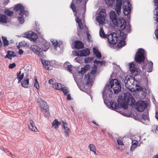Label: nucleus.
Returning <instances> with one entry per match:
<instances>
[{"label":"nucleus","instance_id":"obj_1","mask_svg":"<svg viewBox=\"0 0 158 158\" xmlns=\"http://www.w3.org/2000/svg\"><path fill=\"white\" fill-rule=\"evenodd\" d=\"M121 88V85L119 81L116 79H111L110 82L106 84L102 92L103 98L105 104L108 108L125 115V114L123 111H118L117 110L119 107L126 110L128 108V104L130 105L135 104V99L131 93L126 92L124 94V98H118V104L112 101L107 102L109 98L112 96L113 93L112 90L114 94H116L120 91Z\"/></svg>","mask_w":158,"mask_h":158},{"label":"nucleus","instance_id":"obj_2","mask_svg":"<svg viewBox=\"0 0 158 158\" xmlns=\"http://www.w3.org/2000/svg\"><path fill=\"white\" fill-rule=\"evenodd\" d=\"M110 21L114 26L119 27L122 30H125L127 33L130 32L131 25L129 23L127 25L125 20L123 18H118L114 11L112 10L110 11Z\"/></svg>","mask_w":158,"mask_h":158},{"label":"nucleus","instance_id":"obj_3","mask_svg":"<svg viewBox=\"0 0 158 158\" xmlns=\"http://www.w3.org/2000/svg\"><path fill=\"white\" fill-rule=\"evenodd\" d=\"M127 34H124L120 30L116 31V33L112 32L107 36V40L110 44L112 45L115 44L119 39V42L118 44L119 47L121 48L124 46L126 44L125 41L127 37Z\"/></svg>","mask_w":158,"mask_h":158},{"label":"nucleus","instance_id":"obj_4","mask_svg":"<svg viewBox=\"0 0 158 158\" xmlns=\"http://www.w3.org/2000/svg\"><path fill=\"white\" fill-rule=\"evenodd\" d=\"M88 0H72V2L71 3L70 7L72 10L73 12L74 13V15L76 16V18L75 20L76 22L78 24V27H79V29L81 30H82L84 29L85 31H86V33L87 36V38L88 39L89 41H90V39L91 38V35L90 34L88 33V28L86 27V25L84 24H83L81 22V19H80L77 16L76 7L75 6L74 4L76 3L77 4L80 3L82 1V2L84 4L85 6L86 3L87 2Z\"/></svg>","mask_w":158,"mask_h":158},{"label":"nucleus","instance_id":"obj_5","mask_svg":"<svg viewBox=\"0 0 158 158\" xmlns=\"http://www.w3.org/2000/svg\"><path fill=\"white\" fill-rule=\"evenodd\" d=\"M25 8L21 4H17L15 6L14 10L16 11H20L19 15L20 16L18 17V20L21 24L23 23L24 21V15L26 16H28V11L24 10Z\"/></svg>","mask_w":158,"mask_h":158},{"label":"nucleus","instance_id":"obj_6","mask_svg":"<svg viewBox=\"0 0 158 158\" xmlns=\"http://www.w3.org/2000/svg\"><path fill=\"white\" fill-rule=\"evenodd\" d=\"M146 54V52L143 49L140 48L138 49L135 57V61L138 63L143 62L145 60Z\"/></svg>","mask_w":158,"mask_h":158},{"label":"nucleus","instance_id":"obj_7","mask_svg":"<svg viewBox=\"0 0 158 158\" xmlns=\"http://www.w3.org/2000/svg\"><path fill=\"white\" fill-rule=\"evenodd\" d=\"M124 82L126 87L129 89L133 88L132 86H133L135 82H137V81L135 80V77L130 75L127 76L125 77Z\"/></svg>","mask_w":158,"mask_h":158},{"label":"nucleus","instance_id":"obj_8","mask_svg":"<svg viewBox=\"0 0 158 158\" xmlns=\"http://www.w3.org/2000/svg\"><path fill=\"white\" fill-rule=\"evenodd\" d=\"M96 70L94 69L92 70L91 72L88 73L85 77V81L87 84H91V83L93 81L95 76V74Z\"/></svg>","mask_w":158,"mask_h":158},{"label":"nucleus","instance_id":"obj_9","mask_svg":"<svg viewBox=\"0 0 158 158\" xmlns=\"http://www.w3.org/2000/svg\"><path fill=\"white\" fill-rule=\"evenodd\" d=\"M147 105L146 101H138L136 103L135 109L138 111L142 112L146 108Z\"/></svg>","mask_w":158,"mask_h":158},{"label":"nucleus","instance_id":"obj_10","mask_svg":"<svg viewBox=\"0 0 158 158\" xmlns=\"http://www.w3.org/2000/svg\"><path fill=\"white\" fill-rule=\"evenodd\" d=\"M131 5L127 0H125L123 3V13L125 15H128L129 14L131 10Z\"/></svg>","mask_w":158,"mask_h":158},{"label":"nucleus","instance_id":"obj_11","mask_svg":"<svg viewBox=\"0 0 158 158\" xmlns=\"http://www.w3.org/2000/svg\"><path fill=\"white\" fill-rule=\"evenodd\" d=\"M105 10L102 9L99 13L97 20L100 24H103L105 21L106 16Z\"/></svg>","mask_w":158,"mask_h":158},{"label":"nucleus","instance_id":"obj_12","mask_svg":"<svg viewBox=\"0 0 158 158\" xmlns=\"http://www.w3.org/2000/svg\"><path fill=\"white\" fill-rule=\"evenodd\" d=\"M23 36L24 37L29 39L31 41H35L38 37L37 35L34 32L30 31L24 34Z\"/></svg>","mask_w":158,"mask_h":158},{"label":"nucleus","instance_id":"obj_13","mask_svg":"<svg viewBox=\"0 0 158 158\" xmlns=\"http://www.w3.org/2000/svg\"><path fill=\"white\" fill-rule=\"evenodd\" d=\"M129 69L133 76H136L140 73L139 69L135 67V65L133 63L129 64Z\"/></svg>","mask_w":158,"mask_h":158},{"label":"nucleus","instance_id":"obj_14","mask_svg":"<svg viewBox=\"0 0 158 158\" xmlns=\"http://www.w3.org/2000/svg\"><path fill=\"white\" fill-rule=\"evenodd\" d=\"M139 91L136 94V96H138L137 98L140 99H144L146 94V89L142 87L139 88Z\"/></svg>","mask_w":158,"mask_h":158},{"label":"nucleus","instance_id":"obj_15","mask_svg":"<svg viewBox=\"0 0 158 158\" xmlns=\"http://www.w3.org/2000/svg\"><path fill=\"white\" fill-rule=\"evenodd\" d=\"M40 106L43 109V112L44 114L47 117H48L49 116L48 107L47 103L45 102L42 101Z\"/></svg>","mask_w":158,"mask_h":158},{"label":"nucleus","instance_id":"obj_16","mask_svg":"<svg viewBox=\"0 0 158 158\" xmlns=\"http://www.w3.org/2000/svg\"><path fill=\"white\" fill-rule=\"evenodd\" d=\"M122 5V0H116V4L115 6V10L118 15H119L121 13Z\"/></svg>","mask_w":158,"mask_h":158},{"label":"nucleus","instance_id":"obj_17","mask_svg":"<svg viewBox=\"0 0 158 158\" xmlns=\"http://www.w3.org/2000/svg\"><path fill=\"white\" fill-rule=\"evenodd\" d=\"M31 49L32 51L35 52L39 56H42L43 52L41 51V48L36 45H33L31 46Z\"/></svg>","mask_w":158,"mask_h":158},{"label":"nucleus","instance_id":"obj_18","mask_svg":"<svg viewBox=\"0 0 158 158\" xmlns=\"http://www.w3.org/2000/svg\"><path fill=\"white\" fill-rule=\"evenodd\" d=\"M41 51H43L46 52L48 49L49 47V43L47 40H43L42 44H41Z\"/></svg>","mask_w":158,"mask_h":158},{"label":"nucleus","instance_id":"obj_19","mask_svg":"<svg viewBox=\"0 0 158 158\" xmlns=\"http://www.w3.org/2000/svg\"><path fill=\"white\" fill-rule=\"evenodd\" d=\"M41 63L44 67L48 70H51V67H50V62L45 60H41Z\"/></svg>","mask_w":158,"mask_h":158},{"label":"nucleus","instance_id":"obj_20","mask_svg":"<svg viewBox=\"0 0 158 158\" xmlns=\"http://www.w3.org/2000/svg\"><path fill=\"white\" fill-rule=\"evenodd\" d=\"M51 41L54 46L55 49L57 50V48H60V46L62 44L61 42H58L56 40L54 39H51Z\"/></svg>","mask_w":158,"mask_h":158},{"label":"nucleus","instance_id":"obj_21","mask_svg":"<svg viewBox=\"0 0 158 158\" xmlns=\"http://www.w3.org/2000/svg\"><path fill=\"white\" fill-rule=\"evenodd\" d=\"M28 127L30 130L36 132L38 131V129L31 119L30 120V123L28 125Z\"/></svg>","mask_w":158,"mask_h":158},{"label":"nucleus","instance_id":"obj_22","mask_svg":"<svg viewBox=\"0 0 158 158\" xmlns=\"http://www.w3.org/2000/svg\"><path fill=\"white\" fill-rule=\"evenodd\" d=\"M62 123L63 125V128L64 130V132L66 133L65 136L68 137L69 133V129L67 127V123L64 121H62Z\"/></svg>","mask_w":158,"mask_h":158},{"label":"nucleus","instance_id":"obj_23","mask_svg":"<svg viewBox=\"0 0 158 158\" xmlns=\"http://www.w3.org/2000/svg\"><path fill=\"white\" fill-rule=\"evenodd\" d=\"M80 56H86L89 55L90 53L89 50L87 48L85 50H81L80 51Z\"/></svg>","mask_w":158,"mask_h":158},{"label":"nucleus","instance_id":"obj_24","mask_svg":"<svg viewBox=\"0 0 158 158\" xmlns=\"http://www.w3.org/2000/svg\"><path fill=\"white\" fill-rule=\"evenodd\" d=\"M84 47L83 44L79 41H76L75 42L74 47L77 49L83 48Z\"/></svg>","mask_w":158,"mask_h":158},{"label":"nucleus","instance_id":"obj_25","mask_svg":"<svg viewBox=\"0 0 158 158\" xmlns=\"http://www.w3.org/2000/svg\"><path fill=\"white\" fill-rule=\"evenodd\" d=\"M24 76L23 73H21V71H19L17 73V79L18 80V83L21 82V81L23 79Z\"/></svg>","mask_w":158,"mask_h":158},{"label":"nucleus","instance_id":"obj_26","mask_svg":"<svg viewBox=\"0 0 158 158\" xmlns=\"http://www.w3.org/2000/svg\"><path fill=\"white\" fill-rule=\"evenodd\" d=\"M154 16L153 19L156 21V23H158V6L154 10Z\"/></svg>","mask_w":158,"mask_h":158},{"label":"nucleus","instance_id":"obj_27","mask_svg":"<svg viewBox=\"0 0 158 158\" xmlns=\"http://www.w3.org/2000/svg\"><path fill=\"white\" fill-rule=\"evenodd\" d=\"M29 83V80L28 78L25 77L24 79L21 82L22 86L25 88H27L28 87Z\"/></svg>","mask_w":158,"mask_h":158},{"label":"nucleus","instance_id":"obj_28","mask_svg":"<svg viewBox=\"0 0 158 158\" xmlns=\"http://www.w3.org/2000/svg\"><path fill=\"white\" fill-rule=\"evenodd\" d=\"M93 52L96 56L98 58H100L102 57L101 53L99 51L95 48H93Z\"/></svg>","mask_w":158,"mask_h":158},{"label":"nucleus","instance_id":"obj_29","mask_svg":"<svg viewBox=\"0 0 158 158\" xmlns=\"http://www.w3.org/2000/svg\"><path fill=\"white\" fill-rule=\"evenodd\" d=\"M148 113H146L145 114H142V118L145 121H146V122H143V124H147L149 122V119L148 117Z\"/></svg>","mask_w":158,"mask_h":158},{"label":"nucleus","instance_id":"obj_30","mask_svg":"<svg viewBox=\"0 0 158 158\" xmlns=\"http://www.w3.org/2000/svg\"><path fill=\"white\" fill-rule=\"evenodd\" d=\"M7 18L6 15L0 14V23H6L7 22Z\"/></svg>","mask_w":158,"mask_h":158},{"label":"nucleus","instance_id":"obj_31","mask_svg":"<svg viewBox=\"0 0 158 158\" xmlns=\"http://www.w3.org/2000/svg\"><path fill=\"white\" fill-rule=\"evenodd\" d=\"M60 123L58 121V120L55 119L52 123V126L55 129L58 128V126L60 125Z\"/></svg>","mask_w":158,"mask_h":158},{"label":"nucleus","instance_id":"obj_32","mask_svg":"<svg viewBox=\"0 0 158 158\" xmlns=\"http://www.w3.org/2000/svg\"><path fill=\"white\" fill-rule=\"evenodd\" d=\"M108 6H112L114 4V0H105Z\"/></svg>","mask_w":158,"mask_h":158},{"label":"nucleus","instance_id":"obj_33","mask_svg":"<svg viewBox=\"0 0 158 158\" xmlns=\"http://www.w3.org/2000/svg\"><path fill=\"white\" fill-rule=\"evenodd\" d=\"M90 67L89 65L87 64L85 66L84 68L81 69V73H85V72L89 69Z\"/></svg>","mask_w":158,"mask_h":158},{"label":"nucleus","instance_id":"obj_34","mask_svg":"<svg viewBox=\"0 0 158 158\" xmlns=\"http://www.w3.org/2000/svg\"><path fill=\"white\" fill-rule=\"evenodd\" d=\"M99 35L101 37L103 38H106L107 37V35H105L102 28H100L99 31Z\"/></svg>","mask_w":158,"mask_h":158},{"label":"nucleus","instance_id":"obj_35","mask_svg":"<svg viewBox=\"0 0 158 158\" xmlns=\"http://www.w3.org/2000/svg\"><path fill=\"white\" fill-rule=\"evenodd\" d=\"M53 87H55V89L57 90H60L62 88L61 85L60 83H55L53 85Z\"/></svg>","mask_w":158,"mask_h":158},{"label":"nucleus","instance_id":"obj_36","mask_svg":"<svg viewBox=\"0 0 158 158\" xmlns=\"http://www.w3.org/2000/svg\"><path fill=\"white\" fill-rule=\"evenodd\" d=\"M3 43L4 46H7L9 44L8 41L7 40L6 37L4 36L2 37Z\"/></svg>","mask_w":158,"mask_h":158},{"label":"nucleus","instance_id":"obj_37","mask_svg":"<svg viewBox=\"0 0 158 158\" xmlns=\"http://www.w3.org/2000/svg\"><path fill=\"white\" fill-rule=\"evenodd\" d=\"M89 148H90L91 151L93 152L95 154H96V148L95 146L93 144H90L89 146Z\"/></svg>","mask_w":158,"mask_h":158},{"label":"nucleus","instance_id":"obj_38","mask_svg":"<svg viewBox=\"0 0 158 158\" xmlns=\"http://www.w3.org/2000/svg\"><path fill=\"white\" fill-rule=\"evenodd\" d=\"M60 89L61 90L65 95H66L69 91L68 88L66 87L63 88L62 87V88Z\"/></svg>","mask_w":158,"mask_h":158},{"label":"nucleus","instance_id":"obj_39","mask_svg":"<svg viewBox=\"0 0 158 158\" xmlns=\"http://www.w3.org/2000/svg\"><path fill=\"white\" fill-rule=\"evenodd\" d=\"M94 59V57H90L87 58L85 59V62L86 63H88L93 60Z\"/></svg>","mask_w":158,"mask_h":158},{"label":"nucleus","instance_id":"obj_40","mask_svg":"<svg viewBox=\"0 0 158 158\" xmlns=\"http://www.w3.org/2000/svg\"><path fill=\"white\" fill-rule=\"evenodd\" d=\"M152 131L153 132H157V131H158L157 125H153L152 127Z\"/></svg>","mask_w":158,"mask_h":158},{"label":"nucleus","instance_id":"obj_41","mask_svg":"<svg viewBox=\"0 0 158 158\" xmlns=\"http://www.w3.org/2000/svg\"><path fill=\"white\" fill-rule=\"evenodd\" d=\"M6 14L9 16H12L13 15V12L8 10H6L5 11Z\"/></svg>","mask_w":158,"mask_h":158},{"label":"nucleus","instance_id":"obj_42","mask_svg":"<svg viewBox=\"0 0 158 158\" xmlns=\"http://www.w3.org/2000/svg\"><path fill=\"white\" fill-rule=\"evenodd\" d=\"M153 64L152 62H151L148 64V66H149V70H148V72H151L152 71V69L153 68Z\"/></svg>","mask_w":158,"mask_h":158},{"label":"nucleus","instance_id":"obj_43","mask_svg":"<svg viewBox=\"0 0 158 158\" xmlns=\"http://www.w3.org/2000/svg\"><path fill=\"white\" fill-rule=\"evenodd\" d=\"M7 53L9 54V56H10L11 57H15V56L14 52L8 51L7 52Z\"/></svg>","mask_w":158,"mask_h":158},{"label":"nucleus","instance_id":"obj_44","mask_svg":"<svg viewBox=\"0 0 158 158\" xmlns=\"http://www.w3.org/2000/svg\"><path fill=\"white\" fill-rule=\"evenodd\" d=\"M155 24L156 25L157 29L155 31V33L156 38L158 39V23H156Z\"/></svg>","mask_w":158,"mask_h":158},{"label":"nucleus","instance_id":"obj_45","mask_svg":"<svg viewBox=\"0 0 158 158\" xmlns=\"http://www.w3.org/2000/svg\"><path fill=\"white\" fill-rule=\"evenodd\" d=\"M16 66V64L15 63H12V64H10L9 66V68L10 69H12Z\"/></svg>","mask_w":158,"mask_h":158},{"label":"nucleus","instance_id":"obj_46","mask_svg":"<svg viewBox=\"0 0 158 158\" xmlns=\"http://www.w3.org/2000/svg\"><path fill=\"white\" fill-rule=\"evenodd\" d=\"M73 54L74 56H80V51L74 52Z\"/></svg>","mask_w":158,"mask_h":158},{"label":"nucleus","instance_id":"obj_47","mask_svg":"<svg viewBox=\"0 0 158 158\" xmlns=\"http://www.w3.org/2000/svg\"><path fill=\"white\" fill-rule=\"evenodd\" d=\"M75 61L79 63L81 61V59L80 56H78L76 57L74 60Z\"/></svg>","mask_w":158,"mask_h":158},{"label":"nucleus","instance_id":"obj_48","mask_svg":"<svg viewBox=\"0 0 158 158\" xmlns=\"http://www.w3.org/2000/svg\"><path fill=\"white\" fill-rule=\"evenodd\" d=\"M138 144V142L137 140H133L132 141V145L137 146V145Z\"/></svg>","mask_w":158,"mask_h":158},{"label":"nucleus","instance_id":"obj_49","mask_svg":"<svg viewBox=\"0 0 158 158\" xmlns=\"http://www.w3.org/2000/svg\"><path fill=\"white\" fill-rule=\"evenodd\" d=\"M117 142L118 143L119 145H123V141L122 140L120 139H118L117 140Z\"/></svg>","mask_w":158,"mask_h":158},{"label":"nucleus","instance_id":"obj_50","mask_svg":"<svg viewBox=\"0 0 158 158\" xmlns=\"http://www.w3.org/2000/svg\"><path fill=\"white\" fill-rule=\"evenodd\" d=\"M67 70H68V71L69 72H71L72 71L71 68H72V66L70 64H68L67 66Z\"/></svg>","mask_w":158,"mask_h":158},{"label":"nucleus","instance_id":"obj_51","mask_svg":"<svg viewBox=\"0 0 158 158\" xmlns=\"http://www.w3.org/2000/svg\"><path fill=\"white\" fill-rule=\"evenodd\" d=\"M9 2V0H4L3 2V5H6Z\"/></svg>","mask_w":158,"mask_h":158},{"label":"nucleus","instance_id":"obj_52","mask_svg":"<svg viewBox=\"0 0 158 158\" xmlns=\"http://www.w3.org/2000/svg\"><path fill=\"white\" fill-rule=\"evenodd\" d=\"M137 147V146H135L133 145H131V147L130 150L131 151H132L133 150H134L135 148Z\"/></svg>","mask_w":158,"mask_h":158},{"label":"nucleus","instance_id":"obj_53","mask_svg":"<svg viewBox=\"0 0 158 158\" xmlns=\"http://www.w3.org/2000/svg\"><path fill=\"white\" fill-rule=\"evenodd\" d=\"M34 86L36 89H38V88L39 86V84H38V82H35L34 83Z\"/></svg>","mask_w":158,"mask_h":158},{"label":"nucleus","instance_id":"obj_54","mask_svg":"<svg viewBox=\"0 0 158 158\" xmlns=\"http://www.w3.org/2000/svg\"><path fill=\"white\" fill-rule=\"evenodd\" d=\"M71 97L70 96V95L69 94H68L67 95V100H71Z\"/></svg>","mask_w":158,"mask_h":158},{"label":"nucleus","instance_id":"obj_55","mask_svg":"<svg viewBox=\"0 0 158 158\" xmlns=\"http://www.w3.org/2000/svg\"><path fill=\"white\" fill-rule=\"evenodd\" d=\"M94 63L95 64H99V63H100V60H95L94 61Z\"/></svg>","mask_w":158,"mask_h":158},{"label":"nucleus","instance_id":"obj_56","mask_svg":"<svg viewBox=\"0 0 158 158\" xmlns=\"http://www.w3.org/2000/svg\"><path fill=\"white\" fill-rule=\"evenodd\" d=\"M105 62L104 61H100V63H99V64L100 65H105Z\"/></svg>","mask_w":158,"mask_h":158},{"label":"nucleus","instance_id":"obj_57","mask_svg":"<svg viewBox=\"0 0 158 158\" xmlns=\"http://www.w3.org/2000/svg\"><path fill=\"white\" fill-rule=\"evenodd\" d=\"M156 6H158V0H153Z\"/></svg>","mask_w":158,"mask_h":158},{"label":"nucleus","instance_id":"obj_58","mask_svg":"<svg viewBox=\"0 0 158 158\" xmlns=\"http://www.w3.org/2000/svg\"><path fill=\"white\" fill-rule=\"evenodd\" d=\"M5 58H8L9 59H11V57L9 56V54L7 53V54L5 56Z\"/></svg>","mask_w":158,"mask_h":158},{"label":"nucleus","instance_id":"obj_59","mask_svg":"<svg viewBox=\"0 0 158 158\" xmlns=\"http://www.w3.org/2000/svg\"><path fill=\"white\" fill-rule=\"evenodd\" d=\"M23 51L22 49H19V50L18 53L19 55L22 54L23 53Z\"/></svg>","mask_w":158,"mask_h":158},{"label":"nucleus","instance_id":"obj_60","mask_svg":"<svg viewBox=\"0 0 158 158\" xmlns=\"http://www.w3.org/2000/svg\"><path fill=\"white\" fill-rule=\"evenodd\" d=\"M155 117L158 120V111L156 112Z\"/></svg>","mask_w":158,"mask_h":158},{"label":"nucleus","instance_id":"obj_61","mask_svg":"<svg viewBox=\"0 0 158 158\" xmlns=\"http://www.w3.org/2000/svg\"><path fill=\"white\" fill-rule=\"evenodd\" d=\"M53 81V80L52 79H50L49 80V81H48V83L51 84H52V83Z\"/></svg>","mask_w":158,"mask_h":158},{"label":"nucleus","instance_id":"obj_62","mask_svg":"<svg viewBox=\"0 0 158 158\" xmlns=\"http://www.w3.org/2000/svg\"><path fill=\"white\" fill-rule=\"evenodd\" d=\"M117 75V74L114 73V72L113 73H112V74L111 76V77L112 78V77H114V76L116 75Z\"/></svg>","mask_w":158,"mask_h":158},{"label":"nucleus","instance_id":"obj_63","mask_svg":"<svg viewBox=\"0 0 158 158\" xmlns=\"http://www.w3.org/2000/svg\"><path fill=\"white\" fill-rule=\"evenodd\" d=\"M152 158H158V154L156 155L153 156Z\"/></svg>","mask_w":158,"mask_h":158},{"label":"nucleus","instance_id":"obj_64","mask_svg":"<svg viewBox=\"0 0 158 158\" xmlns=\"http://www.w3.org/2000/svg\"><path fill=\"white\" fill-rule=\"evenodd\" d=\"M92 123H93L95 125H97V126H98V124H97V123H96V122H95V121H92Z\"/></svg>","mask_w":158,"mask_h":158}]
</instances>
